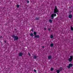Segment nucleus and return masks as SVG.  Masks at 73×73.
<instances>
[{
    "label": "nucleus",
    "instance_id": "f257e3e1",
    "mask_svg": "<svg viewBox=\"0 0 73 73\" xmlns=\"http://www.w3.org/2000/svg\"><path fill=\"white\" fill-rule=\"evenodd\" d=\"M59 11L58 10V9L57 8V6L55 7V8L54 9V13H56L58 15V13H57V12H59Z\"/></svg>",
    "mask_w": 73,
    "mask_h": 73
},
{
    "label": "nucleus",
    "instance_id": "f03ea898",
    "mask_svg": "<svg viewBox=\"0 0 73 73\" xmlns=\"http://www.w3.org/2000/svg\"><path fill=\"white\" fill-rule=\"evenodd\" d=\"M12 37L14 39V41H16V40H18V39H19V38H18V37L17 36H15L14 35H13L12 36Z\"/></svg>",
    "mask_w": 73,
    "mask_h": 73
},
{
    "label": "nucleus",
    "instance_id": "7ed1b4c3",
    "mask_svg": "<svg viewBox=\"0 0 73 73\" xmlns=\"http://www.w3.org/2000/svg\"><path fill=\"white\" fill-rule=\"evenodd\" d=\"M55 16H56V14H52L51 15V19H53V18H54V17H55Z\"/></svg>",
    "mask_w": 73,
    "mask_h": 73
},
{
    "label": "nucleus",
    "instance_id": "20e7f679",
    "mask_svg": "<svg viewBox=\"0 0 73 73\" xmlns=\"http://www.w3.org/2000/svg\"><path fill=\"white\" fill-rule=\"evenodd\" d=\"M73 60V56H70V58L68 59V61L70 62V61H72Z\"/></svg>",
    "mask_w": 73,
    "mask_h": 73
},
{
    "label": "nucleus",
    "instance_id": "39448f33",
    "mask_svg": "<svg viewBox=\"0 0 73 73\" xmlns=\"http://www.w3.org/2000/svg\"><path fill=\"white\" fill-rule=\"evenodd\" d=\"M73 66V64L71 63H70L69 66H67V68H68V69H70V67H72V66Z\"/></svg>",
    "mask_w": 73,
    "mask_h": 73
},
{
    "label": "nucleus",
    "instance_id": "423d86ee",
    "mask_svg": "<svg viewBox=\"0 0 73 73\" xmlns=\"http://www.w3.org/2000/svg\"><path fill=\"white\" fill-rule=\"evenodd\" d=\"M23 53L22 52H19V56L22 57L23 56Z\"/></svg>",
    "mask_w": 73,
    "mask_h": 73
},
{
    "label": "nucleus",
    "instance_id": "0eeeda50",
    "mask_svg": "<svg viewBox=\"0 0 73 73\" xmlns=\"http://www.w3.org/2000/svg\"><path fill=\"white\" fill-rule=\"evenodd\" d=\"M34 38H40V36H39V35H35L34 36Z\"/></svg>",
    "mask_w": 73,
    "mask_h": 73
},
{
    "label": "nucleus",
    "instance_id": "6e6552de",
    "mask_svg": "<svg viewBox=\"0 0 73 73\" xmlns=\"http://www.w3.org/2000/svg\"><path fill=\"white\" fill-rule=\"evenodd\" d=\"M51 58H52V56L51 55L48 56V59H51Z\"/></svg>",
    "mask_w": 73,
    "mask_h": 73
},
{
    "label": "nucleus",
    "instance_id": "1a4fd4ad",
    "mask_svg": "<svg viewBox=\"0 0 73 73\" xmlns=\"http://www.w3.org/2000/svg\"><path fill=\"white\" fill-rule=\"evenodd\" d=\"M72 16L71 15H69L68 16L69 18H72Z\"/></svg>",
    "mask_w": 73,
    "mask_h": 73
},
{
    "label": "nucleus",
    "instance_id": "9d476101",
    "mask_svg": "<svg viewBox=\"0 0 73 73\" xmlns=\"http://www.w3.org/2000/svg\"><path fill=\"white\" fill-rule=\"evenodd\" d=\"M35 20H40V19H39V18H38V17H37L36 18Z\"/></svg>",
    "mask_w": 73,
    "mask_h": 73
},
{
    "label": "nucleus",
    "instance_id": "9b49d317",
    "mask_svg": "<svg viewBox=\"0 0 73 73\" xmlns=\"http://www.w3.org/2000/svg\"><path fill=\"white\" fill-rule=\"evenodd\" d=\"M49 21L50 23H52V21L51 19H50L49 20Z\"/></svg>",
    "mask_w": 73,
    "mask_h": 73
},
{
    "label": "nucleus",
    "instance_id": "f8f14e48",
    "mask_svg": "<svg viewBox=\"0 0 73 73\" xmlns=\"http://www.w3.org/2000/svg\"><path fill=\"white\" fill-rule=\"evenodd\" d=\"M62 70V68L60 67L59 68V70L60 71H61Z\"/></svg>",
    "mask_w": 73,
    "mask_h": 73
},
{
    "label": "nucleus",
    "instance_id": "ddd939ff",
    "mask_svg": "<svg viewBox=\"0 0 73 73\" xmlns=\"http://www.w3.org/2000/svg\"><path fill=\"white\" fill-rule=\"evenodd\" d=\"M37 56H35L33 58H35V59H36V58H37Z\"/></svg>",
    "mask_w": 73,
    "mask_h": 73
},
{
    "label": "nucleus",
    "instance_id": "4468645a",
    "mask_svg": "<svg viewBox=\"0 0 73 73\" xmlns=\"http://www.w3.org/2000/svg\"><path fill=\"white\" fill-rule=\"evenodd\" d=\"M34 35H35V36H36V34H37V33H36V32L35 31L34 32Z\"/></svg>",
    "mask_w": 73,
    "mask_h": 73
},
{
    "label": "nucleus",
    "instance_id": "2eb2a0df",
    "mask_svg": "<svg viewBox=\"0 0 73 73\" xmlns=\"http://www.w3.org/2000/svg\"><path fill=\"white\" fill-rule=\"evenodd\" d=\"M50 46L52 47V46H53V44L52 43H51L50 44Z\"/></svg>",
    "mask_w": 73,
    "mask_h": 73
},
{
    "label": "nucleus",
    "instance_id": "dca6fc26",
    "mask_svg": "<svg viewBox=\"0 0 73 73\" xmlns=\"http://www.w3.org/2000/svg\"><path fill=\"white\" fill-rule=\"evenodd\" d=\"M60 70H57L56 71V72H57V73H60Z\"/></svg>",
    "mask_w": 73,
    "mask_h": 73
},
{
    "label": "nucleus",
    "instance_id": "f3484780",
    "mask_svg": "<svg viewBox=\"0 0 73 73\" xmlns=\"http://www.w3.org/2000/svg\"><path fill=\"white\" fill-rule=\"evenodd\" d=\"M50 37L51 38H52L53 37V36L52 35H51L50 36Z\"/></svg>",
    "mask_w": 73,
    "mask_h": 73
},
{
    "label": "nucleus",
    "instance_id": "a211bd4d",
    "mask_svg": "<svg viewBox=\"0 0 73 73\" xmlns=\"http://www.w3.org/2000/svg\"><path fill=\"white\" fill-rule=\"evenodd\" d=\"M71 31H73V27H71Z\"/></svg>",
    "mask_w": 73,
    "mask_h": 73
},
{
    "label": "nucleus",
    "instance_id": "6ab92c4d",
    "mask_svg": "<svg viewBox=\"0 0 73 73\" xmlns=\"http://www.w3.org/2000/svg\"><path fill=\"white\" fill-rule=\"evenodd\" d=\"M33 35V33H31L30 34V36H32Z\"/></svg>",
    "mask_w": 73,
    "mask_h": 73
},
{
    "label": "nucleus",
    "instance_id": "aec40b11",
    "mask_svg": "<svg viewBox=\"0 0 73 73\" xmlns=\"http://www.w3.org/2000/svg\"><path fill=\"white\" fill-rule=\"evenodd\" d=\"M50 70H51V71L53 70V68H50Z\"/></svg>",
    "mask_w": 73,
    "mask_h": 73
},
{
    "label": "nucleus",
    "instance_id": "412c9836",
    "mask_svg": "<svg viewBox=\"0 0 73 73\" xmlns=\"http://www.w3.org/2000/svg\"><path fill=\"white\" fill-rule=\"evenodd\" d=\"M17 8H19V5H17Z\"/></svg>",
    "mask_w": 73,
    "mask_h": 73
},
{
    "label": "nucleus",
    "instance_id": "4be33fe9",
    "mask_svg": "<svg viewBox=\"0 0 73 73\" xmlns=\"http://www.w3.org/2000/svg\"><path fill=\"white\" fill-rule=\"evenodd\" d=\"M34 72H37L36 70L35 69H34Z\"/></svg>",
    "mask_w": 73,
    "mask_h": 73
},
{
    "label": "nucleus",
    "instance_id": "5701e85b",
    "mask_svg": "<svg viewBox=\"0 0 73 73\" xmlns=\"http://www.w3.org/2000/svg\"><path fill=\"white\" fill-rule=\"evenodd\" d=\"M48 31H50V28H48Z\"/></svg>",
    "mask_w": 73,
    "mask_h": 73
},
{
    "label": "nucleus",
    "instance_id": "b1692460",
    "mask_svg": "<svg viewBox=\"0 0 73 73\" xmlns=\"http://www.w3.org/2000/svg\"><path fill=\"white\" fill-rule=\"evenodd\" d=\"M31 31H32V32H33V29H31Z\"/></svg>",
    "mask_w": 73,
    "mask_h": 73
},
{
    "label": "nucleus",
    "instance_id": "393cba45",
    "mask_svg": "<svg viewBox=\"0 0 73 73\" xmlns=\"http://www.w3.org/2000/svg\"><path fill=\"white\" fill-rule=\"evenodd\" d=\"M27 3H29V1H27Z\"/></svg>",
    "mask_w": 73,
    "mask_h": 73
},
{
    "label": "nucleus",
    "instance_id": "a878e982",
    "mask_svg": "<svg viewBox=\"0 0 73 73\" xmlns=\"http://www.w3.org/2000/svg\"><path fill=\"white\" fill-rule=\"evenodd\" d=\"M44 31H45V30H46V28H44Z\"/></svg>",
    "mask_w": 73,
    "mask_h": 73
},
{
    "label": "nucleus",
    "instance_id": "bb28decb",
    "mask_svg": "<svg viewBox=\"0 0 73 73\" xmlns=\"http://www.w3.org/2000/svg\"><path fill=\"white\" fill-rule=\"evenodd\" d=\"M4 42H5V43H6V40H5Z\"/></svg>",
    "mask_w": 73,
    "mask_h": 73
},
{
    "label": "nucleus",
    "instance_id": "cd10ccee",
    "mask_svg": "<svg viewBox=\"0 0 73 73\" xmlns=\"http://www.w3.org/2000/svg\"><path fill=\"white\" fill-rule=\"evenodd\" d=\"M29 54L30 55V56H31V54H29Z\"/></svg>",
    "mask_w": 73,
    "mask_h": 73
},
{
    "label": "nucleus",
    "instance_id": "c85d7f7f",
    "mask_svg": "<svg viewBox=\"0 0 73 73\" xmlns=\"http://www.w3.org/2000/svg\"><path fill=\"white\" fill-rule=\"evenodd\" d=\"M0 38H2V36H0Z\"/></svg>",
    "mask_w": 73,
    "mask_h": 73
},
{
    "label": "nucleus",
    "instance_id": "c756f323",
    "mask_svg": "<svg viewBox=\"0 0 73 73\" xmlns=\"http://www.w3.org/2000/svg\"><path fill=\"white\" fill-rule=\"evenodd\" d=\"M42 48H44V46H43Z\"/></svg>",
    "mask_w": 73,
    "mask_h": 73
}]
</instances>
